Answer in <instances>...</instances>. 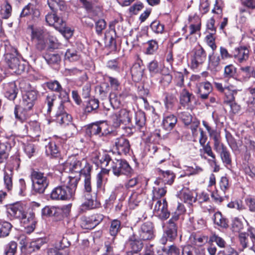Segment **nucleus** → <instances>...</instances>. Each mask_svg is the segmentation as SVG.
<instances>
[{
  "label": "nucleus",
  "mask_w": 255,
  "mask_h": 255,
  "mask_svg": "<svg viewBox=\"0 0 255 255\" xmlns=\"http://www.w3.org/2000/svg\"><path fill=\"white\" fill-rule=\"evenodd\" d=\"M86 161L87 160L82 158L78 154H74L68 157L66 164L71 173H78L81 170V168Z\"/></svg>",
  "instance_id": "obj_13"
},
{
  "label": "nucleus",
  "mask_w": 255,
  "mask_h": 255,
  "mask_svg": "<svg viewBox=\"0 0 255 255\" xmlns=\"http://www.w3.org/2000/svg\"><path fill=\"white\" fill-rule=\"evenodd\" d=\"M31 110L22 104H15L13 111L15 119L22 123L25 122L30 118L29 112Z\"/></svg>",
  "instance_id": "obj_18"
},
{
  "label": "nucleus",
  "mask_w": 255,
  "mask_h": 255,
  "mask_svg": "<svg viewBox=\"0 0 255 255\" xmlns=\"http://www.w3.org/2000/svg\"><path fill=\"white\" fill-rule=\"evenodd\" d=\"M194 96L192 93L189 92L186 89L184 88L180 93L179 100L180 103L182 106H188L191 102L192 98Z\"/></svg>",
  "instance_id": "obj_44"
},
{
  "label": "nucleus",
  "mask_w": 255,
  "mask_h": 255,
  "mask_svg": "<svg viewBox=\"0 0 255 255\" xmlns=\"http://www.w3.org/2000/svg\"><path fill=\"white\" fill-rule=\"evenodd\" d=\"M80 58V55L78 52L74 49H68L65 54V60L70 62H74L79 60Z\"/></svg>",
  "instance_id": "obj_52"
},
{
  "label": "nucleus",
  "mask_w": 255,
  "mask_h": 255,
  "mask_svg": "<svg viewBox=\"0 0 255 255\" xmlns=\"http://www.w3.org/2000/svg\"><path fill=\"white\" fill-rule=\"evenodd\" d=\"M155 172L159 175V179L161 180L164 184L171 185L174 182L176 175L170 170H164L160 167L155 168Z\"/></svg>",
  "instance_id": "obj_24"
},
{
  "label": "nucleus",
  "mask_w": 255,
  "mask_h": 255,
  "mask_svg": "<svg viewBox=\"0 0 255 255\" xmlns=\"http://www.w3.org/2000/svg\"><path fill=\"white\" fill-rule=\"evenodd\" d=\"M226 192L223 190L216 189L211 194V198L215 203L221 204L228 196L226 195Z\"/></svg>",
  "instance_id": "obj_47"
},
{
  "label": "nucleus",
  "mask_w": 255,
  "mask_h": 255,
  "mask_svg": "<svg viewBox=\"0 0 255 255\" xmlns=\"http://www.w3.org/2000/svg\"><path fill=\"white\" fill-rule=\"evenodd\" d=\"M122 229V222L118 219H113L110 222L109 234L113 237L112 242Z\"/></svg>",
  "instance_id": "obj_35"
},
{
  "label": "nucleus",
  "mask_w": 255,
  "mask_h": 255,
  "mask_svg": "<svg viewBox=\"0 0 255 255\" xmlns=\"http://www.w3.org/2000/svg\"><path fill=\"white\" fill-rule=\"evenodd\" d=\"M222 150L218 153L224 165L228 168L232 166V158L230 151L226 145H222Z\"/></svg>",
  "instance_id": "obj_34"
},
{
  "label": "nucleus",
  "mask_w": 255,
  "mask_h": 255,
  "mask_svg": "<svg viewBox=\"0 0 255 255\" xmlns=\"http://www.w3.org/2000/svg\"><path fill=\"white\" fill-rule=\"evenodd\" d=\"M238 238L240 252L247 248L255 252V229H249L246 232H240Z\"/></svg>",
  "instance_id": "obj_8"
},
{
  "label": "nucleus",
  "mask_w": 255,
  "mask_h": 255,
  "mask_svg": "<svg viewBox=\"0 0 255 255\" xmlns=\"http://www.w3.org/2000/svg\"><path fill=\"white\" fill-rule=\"evenodd\" d=\"M158 143L155 141L154 135L149 134L145 139L142 151V156L153 158L156 153L161 152V149L158 147Z\"/></svg>",
  "instance_id": "obj_11"
},
{
  "label": "nucleus",
  "mask_w": 255,
  "mask_h": 255,
  "mask_svg": "<svg viewBox=\"0 0 255 255\" xmlns=\"http://www.w3.org/2000/svg\"><path fill=\"white\" fill-rule=\"evenodd\" d=\"M113 174L120 177L122 175L131 177L134 173V170L128 162L125 159H114L111 164Z\"/></svg>",
  "instance_id": "obj_7"
},
{
  "label": "nucleus",
  "mask_w": 255,
  "mask_h": 255,
  "mask_svg": "<svg viewBox=\"0 0 255 255\" xmlns=\"http://www.w3.org/2000/svg\"><path fill=\"white\" fill-rule=\"evenodd\" d=\"M215 34L214 33H208L205 37L204 39L206 44L211 48L213 51H215L217 48L215 42L216 37L214 36Z\"/></svg>",
  "instance_id": "obj_63"
},
{
  "label": "nucleus",
  "mask_w": 255,
  "mask_h": 255,
  "mask_svg": "<svg viewBox=\"0 0 255 255\" xmlns=\"http://www.w3.org/2000/svg\"><path fill=\"white\" fill-rule=\"evenodd\" d=\"M190 240L193 245L199 247L202 246L209 241L208 236L200 233H192Z\"/></svg>",
  "instance_id": "obj_36"
},
{
  "label": "nucleus",
  "mask_w": 255,
  "mask_h": 255,
  "mask_svg": "<svg viewBox=\"0 0 255 255\" xmlns=\"http://www.w3.org/2000/svg\"><path fill=\"white\" fill-rule=\"evenodd\" d=\"M4 48V62L8 67L12 70V72L17 74H20L24 71V64H21L19 59L17 57V49L11 46L8 40L3 42Z\"/></svg>",
  "instance_id": "obj_3"
},
{
  "label": "nucleus",
  "mask_w": 255,
  "mask_h": 255,
  "mask_svg": "<svg viewBox=\"0 0 255 255\" xmlns=\"http://www.w3.org/2000/svg\"><path fill=\"white\" fill-rule=\"evenodd\" d=\"M137 236L144 242L153 240L155 237L153 223L148 221L141 224L138 230Z\"/></svg>",
  "instance_id": "obj_12"
},
{
  "label": "nucleus",
  "mask_w": 255,
  "mask_h": 255,
  "mask_svg": "<svg viewBox=\"0 0 255 255\" xmlns=\"http://www.w3.org/2000/svg\"><path fill=\"white\" fill-rule=\"evenodd\" d=\"M17 244L14 241H10L4 247V255H15L17 252Z\"/></svg>",
  "instance_id": "obj_57"
},
{
  "label": "nucleus",
  "mask_w": 255,
  "mask_h": 255,
  "mask_svg": "<svg viewBox=\"0 0 255 255\" xmlns=\"http://www.w3.org/2000/svg\"><path fill=\"white\" fill-rule=\"evenodd\" d=\"M196 87L198 96L202 100L207 99L213 90L212 85L209 81L199 83L196 85Z\"/></svg>",
  "instance_id": "obj_25"
},
{
  "label": "nucleus",
  "mask_w": 255,
  "mask_h": 255,
  "mask_svg": "<svg viewBox=\"0 0 255 255\" xmlns=\"http://www.w3.org/2000/svg\"><path fill=\"white\" fill-rule=\"evenodd\" d=\"M92 170L93 165L87 161L81 168V170L78 173H79L80 176L84 177V179L89 178H92L91 173Z\"/></svg>",
  "instance_id": "obj_49"
},
{
  "label": "nucleus",
  "mask_w": 255,
  "mask_h": 255,
  "mask_svg": "<svg viewBox=\"0 0 255 255\" xmlns=\"http://www.w3.org/2000/svg\"><path fill=\"white\" fill-rule=\"evenodd\" d=\"M47 88L51 91L57 93L62 88L60 83L57 80H50L45 83Z\"/></svg>",
  "instance_id": "obj_61"
},
{
  "label": "nucleus",
  "mask_w": 255,
  "mask_h": 255,
  "mask_svg": "<svg viewBox=\"0 0 255 255\" xmlns=\"http://www.w3.org/2000/svg\"><path fill=\"white\" fill-rule=\"evenodd\" d=\"M2 90L4 97L8 100L14 102L17 97L18 89L15 81L4 83Z\"/></svg>",
  "instance_id": "obj_17"
},
{
  "label": "nucleus",
  "mask_w": 255,
  "mask_h": 255,
  "mask_svg": "<svg viewBox=\"0 0 255 255\" xmlns=\"http://www.w3.org/2000/svg\"><path fill=\"white\" fill-rule=\"evenodd\" d=\"M213 220L214 223L221 228L227 229L229 227L228 220L219 211L214 214Z\"/></svg>",
  "instance_id": "obj_39"
},
{
  "label": "nucleus",
  "mask_w": 255,
  "mask_h": 255,
  "mask_svg": "<svg viewBox=\"0 0 255 255\" xmlns=\"http://www.w3.org/2000/svg\"><path fill=\"white\" fill-rule=\"evenodd\" d=\"M42 216L46 217H54L56 220H61L63 217V210L55 206H45L41 211Z\"/></svg>",
  "instance_id": "obj_28"
},
{
  "label": "nucleus",
  "mask_w": 255,
  "mask_h": 255,
  "mask_svg": "<svg viewBox=\"0 0 255 255\" xmlns=\"http://www.w3.org/2000/svg\"><path fill=\"white\" fill-rule=\"evenodd\" d=\"M135 128L140 132H142L144 135L146 129V119L145 114L141 111H138L135 113L134 116Z\"/></svg>",
  "instance_id": "obj_32"
},
{
  "label": "nucleus",
  "mask_w": 255,
  "mask_h": 255,
  "mask_svg": "<svg viewBox=\"0 0 255 255\" xmlns=\"http://www.w3.org/2000/svg\"><path fill=\"white\" fill-rule=\"evenodd\" d=\"M194 191L188 188H183L177 194V196L184 203L188 204L189 206H192L194 203L197 201V195L194 196Z\"/></svg>",
  "instance_id": "obj_19"
},
{
  "label": "nucleus",
  "mask_w": 255,
  "mask_h": 255,
  "mask_svg": "<svg viewBox=\"0 0 255 255\" xmlns=\"http://www.w3.org/2000/svg\"><path fill=\"white\" fill-rule=\"evenodd\" d=\"M85 202L81 205L82 210H89L100 207V202L97 200V196H92L91 193H83Z\"/></svg>",
  "instance_id": "obj_22"
},
{
  "label": "nucleus",
  "mask_w": 255,
  "mask_h": 255,
  "mask_svg": "<svg viewBox=\"0 0 255 255\" xmlns=\"http://www.w3.org/2000/svg\"><path fill=\"white\" fill-rule=\"evenodd\" d=\"M150 27L152 30L156 33H162L164 29V25L157 19L153 21L151 23Z\"/></svg>",
  "instance_id": "obj_64"
},
{
  "label": "nucleus",
  "mask_w": 255,
  "mask_h": 255,
  "mask_svg": "<svg viewBox=\"0 0 255 255\" xmlns=\"http://www.w3.org/2000/svg\"><path fill=\"white\" fill-rule=\"evenodd\" d=\"M177 123V117L171 113H164L161 126L166 131H170L174 128Z\"/></svg>",
  "instance_id": "obj_27"
},
{
  "label": "nucleus",
  "mask_w": 255,
  "mask_h": 255,
  "mask_svg": "<svg viewBox=\"0 0 255 255\" xmlns=\"http://www.w3.org/2000/svg\"><path fill=\"white\" fill-rule=\"evenodd\" d=\"M207 58V52L200 44L195 46L190 52V68L193 70L197 69L202 65Z\"/></svg>",
  "instance_id": "obj_9"
},
{
  "label": "nucleus",
  "mask_w": 255,
  "mask_h": 255,
  "mask_svg": "<svg viewBox=\"0 0 255 255\" xmlns=\"http://www.w3.org/2000/svg\"><path fill=\"white\" fill-rule=\"evenodd\" d=\"M222 61L219 54L213 51L208 55V70L213 74L220 71L222 69V64H224Z\"/></svg>",
  "instance_id": "obj_16"
},
{
  "label": "nucleus",
  "mask_w": 255,
  "mask_h": 255,
  "mask_svg": "<svg viewBox=\"0 0 255 255\" xmlns=\"http://www.w3.org/2000/svg\"><path fill=\"white\" fill-rule=\"evenodd\" d=\"M144 69L142 68L139 63H135L130 68V73L134 81H138L141 79L143 74Z\"/></svg>",
  "instance_id": "obj_40"
},
{
  "label": "nucleus",
  "mask_w": 255,
  "mask_h": 255,
  "mask_svg": "<svg viewBox=\"0 0 255 255\" xmlns=\"http://www.w3.org/2000/svg\"><path fill=\"white\" fill-rule=\"evenodd\" d=\"M39 92L35 89H31L24 91L22 94V103L23 106L33 109L37 101Z\"/></svg>",
  "instance_id": "obj_15"
},
{
  "label": "nucleus",
  "mask_w": 255,
  "mask_h": 255,
  "mask_svg": "<svg viewBox=\"0 0 255 255\" xmlns=\"http://www.w3.org/2000/svg\"><path fill=\"white\" fill-rule=\"evenodd\" d=\"M99 101L95 98H91L85 101L83 107L84 113L86 115L91 113H97L99 107Z\"/></svg>",
  "instance_id": "obj_31"
},
{
  "label": "nucleus",
  "mask_w": 255,
  "mask_h": 255,
  "mask_svg": "<svg viewBox=\"0 0 255 255\" xmlns=\"http://www.w3.org/2000/svg\"><path fill=\"white\" fill-rule=\"evenodd\" d=\"M186 211L184 205L182 203H178L175 211L172 214L171 218H174L179 221L180 216L183 215Z\"/></svg>",
  "instance_id": "obj_60"
},
{
  "label": "nucleus",
  "mask_w": 255,
  "mask_h": 255,
  "mask_svg": "<svg viewBox=\"0 0 255 255\" xmlns=\"http://www.w3.org/2000/svg\"><path fill=\"white\" fill-rule=\"evenodd\" d=\"M114 146L117 152L120 155H127L130 150L129 140L124 136L116 138Z\"/></svg>",
  "instance_id": "obj_23"
},
{
  "label": "nucleus",
  "mask_w": 255,
  "mask_h": 255,
  "mask_svg": "<svg viewBox=\"0 0 255 255\" xmlns=\"http://www.w3.org/2000/svg\"><path fill=\"white\" fill-rule=\"evenodd\" d=\"M12 6L7 0H5L2 8L0 10V15L3 19L9 18L12 13Z\"/></svg>",
  "instance_id": "obj_53"
},
{
  "label": "nucleus",
  "mask_w": 255,
  "mask_h": 255,
  "mask_svg": "<svg viewBox=\"0 0 255 255\" xmlns=\"http://www.w3.org/2000/svg\"><path fill=\"white\" fill-rule=\"evenodd\" d=\"M144 241L140 239L134 233L129 236L126 242V247L130 251L133 252H140L143 247Z\"/></svg>",
  "instance_id": "obj_20"
},
{
  "label": "nucleus",
  "mask_w": 255,
  "mask_h": 255,
  "mask_svg": "<svg viewBox=\"0 0 255 255\" xmlns=\"http://www.w3.org/2000/svg\"><path fill=\"white\" fill-rule=\"evenodd\" d=\"M12 227V225L8 222H0V238L8 236Z\"/></svg>",
  "instance_id": "obj_50"
},
{
  "label": "nucleus",
  "mask_w": 255,
  "mask_h": 255,
  "mask_svg": "<svg viewBox=\"0 0 255 255\" xmlns=\"http://www.w3.org/2000/svg\"><path fill=\"white\" fill-rule=\"evenodd\" d=\"M8 214L12 218L20 219L25 216L24 207L20 203L9 205L7 209Z\"/></svg>",
  "instance_id": "obj_26"
},
{
  "label": "nucleus",
  "mask_w": 255,
  "mask_h": 255,
  "mask_svg": "<svg viewBox=\"0 0 255 255\" xmlns=\"http://www.w3.org/2000/svg\"><path fill=\"white\" fill-rule=\"evenodd\" d=\"M132 96L131 90L128 88H124L119 92H111L109 96L110 101L114 109H118L124 105L128 98Z\"/></svg>",
  "instance_id": "obj_10"
},
{
  "label": "nucleus",
  "mask_w": 255,
  "mask_h": 255,
  "mask_svg": "<svg viewBox=\"0 0 255 255\" xmlns=\"http://www.w3.org/2000/svg\"><path fill=\"white\" fill-rule=\"evenodd\" d=\"M146 47L145 53L147 55L155 54L159 48L158 42L155 39L148 40L145 43Z\"/></svg>",
  "instance_id": "obj_43"
},
{
  "label": "nucleus",
  "mask_w": 255,
  "mask_h": 255,
  "mask_svg": "<svg viewBox=\"0 0 255 255\" xmlns=\"http://www.w3.org/2000/svg\"><path fill=\"white\" fill-rule=\"evenodd\" d=\"M236 73L237 68L233 64H230L225 67L223 76L225 78H233L236 76Z\"/></svg>",
  "instance_id": "obj_51"
},
{
  "label": "nucleus",
  "mask_w": 255,
  "mask_h": 255,
  "mask_svg": "<svg viewBox=\"0 0 255 255\" xmlns=\"http://www.w3.org/2000/svg\"><path fill=\"white\" fill-rule=\"evenodd\" d=\"M208 242L209 243H213L215 242L217 246L221 248L225 249L227 247L226 246V242L221 237L214 234L210 237Z\"/></svg>",
  "instance_id": "obj_56"
},
{
  "label": "nucleus",
  "mask_w": 255,
  "mask_h": 255,
  "mask_svg": "<svg viewBox=\"0 0 255 255\" xmlns=\"http://www.w3.org/2000/svg\"><path fill=\"white\" fill-rule=\"evenodd\" d=\"M203 125L206 128L207 130L208 131L209 135L210 136H212L214 133H215L213 135V139L214 140V148L218 153L222 150V145H225L224 143L221 142L220 137L219 135H218L215 130H213L209 126L208 123L203 121L202 122Z\"/></svg>",
  "instance_id": "obj_33"
},
{
  "label": "nucleus",
  "mask_w": 255,
  "mask_h": 255,
  "mask_svg": "<svg viewBox=\"0 0 255 255\" xmlns=\"http://www.w3.org/2000/svg\"><path fill=\"white\" fill-rule=\"evenodd\" d=\"M56 12L48 13L45 15V21L49 26L54 27L56 29H61L63 28L64 20L57 16Z\"/></svg>",
  "instance_id": "obj_29"
},
{
  "label": "nucleus",
  "mask_w": 255,
  "mask_h": 255,
  "mask_svg": "<svg viewBox=\"0 0 255 255\" xmlns=\"http://www.w3.org/2000/svg\"><path fill=\"white\" fill-rule=\"evenodd\" d=\"M43 57L49 65L59 64L61 61L60 56L58 54L50 53L46 52L43 55Z\"/></svg>",
  "instance_id": "obj_48"
},
{
  "label": "nucleus",
  "mask_w": 255,
  "mask_h": 255,
  "mask_svg": "<svg viewBox=\"0 0 255 255\" xmlns=\"http://www.w3.org/2000/svg\"><path fill=\"white\" fill-rule=\"evenodd\" d=\"M81 226L85 229L91 230L95 228L90 216H83L81 218Z\"/></svg>",
  "instance_id": "obj_62"
},
{
  "label": "nucleus",
  "mask_w": 255,
  "mask_h": 255,
  "mask_svg": "<svg viewBox=\"0 0 255 255\" xmlns=\"http://www.w3.org/2000/svg\"><path fill=\"white\" fill-rule=\"evenodd\" d=\"M80 177L68 176L64 183L54 188L50 193L53 200L70 201L75 199Z\"/></svg>",
  "instance_id": "obj_2"
},
{
  "label": "nucleus",
  "mask_w": 255,
  "mask_h": 255,
  "mask_svg": "<svg viewBox=\"0 0 255 255\" xmlns=\"http://www.w3.org/2000/svg\"><path fill=\"white\" fill-rule=\"evenodd\" d=\"M112 158L110 155L106 152L102 153L99 159L98 160V163L96 164L101 167H107L111 161H112Z\"/></svg>",
  "instance_id": "obj_55"
},
{
  "label": "nucleus",
  "mask_w": 255,
  "mask_h": 255,
  "mask_svg": "<svg viewBox=\"0 0 255 255\" xmlns=\"http://www.w3.org/2000/svg\"><path fill=\"white\" fill-rule=\"evenodd\" d=\"M174 82L176 86L182 88L184 86V76L182 72L173 71Z\"/></svg>",
  "instance_id": "obj_59"
},
{
  "label": "nucleus",
  "mask_w": 255,
  "mask_h": 255,
  "mask_svg": "<svg viewBox=\"0 0 255 255\" xmlns=\"http://www.w3.org/2000/svg\"><path fill=\"white\" fill-rule=\"evenodd\" d=\"M161 200H158L155 205L154 211L155 213L160 212L159 215L160 218L163 220H166L169 218L170 215V212L168 209V206H161Z\"/></svg>",
  "instance_id": "obj_37"
},
{
  "label": "nucleus",
  "mask_w": 255,
  "mask_h": 255,
  "mask_svg": "<svg viewBox=\"0 0 255 255\" xmlns=\"http://www.w3.org/2000/svg\"><path fill=\"white\" fill-rule=\"evenodd\" d=\"M23 132L24 135L33 138L39 136L41 133L40 123L36 120L30 121L24 125Z\"/></svg>",
  "instance_id": "obj_21"
},
{
  "label": "nucleus",
  "mask_w": 255,
  "mask_h": 255,
  "mask_svg": "<svg viewBox=\"0 0 255 255\" xmlns=\"http://www.w3.org/2000/svg\"><path fill=\"white\" fill-rule=\"evenodd\" d=\"M142 200V196L140 194L136 192L132 193L130 196L128 200L129 204L130 207L134 209L135 207L138 206L139 203Z\"/></svg>",
  "instance_id": "obj_54"
},
{
  "label": "nucleus",
  "mask_w": 255,
  "mask_h": 255,
  "mask_svg": "<svg viewBox=\"0 0 255 255\" xmlns=\"http://www.w3.org/2000/svg\"><path fill=\"white\" fill-rule=\"evenodd\" d=\"M21 223L23 224L25 228L27 229V232L30 233L34 231L35 228L36 221L35 218V213L30 211L28 213H25L23 218H20Z\"/></svg>",
  "instance_id": "obj_30"
},
{
  "label": "nucleus",
  "mask_w": 255,
  "mask_h": 255,
  "mask_svg": "<svg viewBox=\"0 0 255 255\" xmlns=\"http://www.w3.org/2000/svg\"><path fill=\"white\" fill-rule=\"evenodd\" d=\"M13 171L10 170V172L4 171L3 174V184L5 189L7 192L11 191L13 189Z\"/></svg>",
  "instance_id": "obj_42"
},
{
  "label": "nucleus",
  "mask_w": 255,
  "mask_h": 255,
  "mask_svg": "<svg viewBox=\"0 0 255 255\" xmlns=\"http://www.w3.org/2000/svg\"><path fill=\"white\" fill-rule=\"evenodd\" d=\"M223 93L225 95L224 102L228 104L235 101V95H237V90L234 89L233 86L229 85L227 90H225Z\"/></svg>",
  "instance_id": "obj_45"
},
{
  "label": "nucleus",
  "mask_w": 255,
  "mask_h": 255,
  "mask_svg": "<svg viewBox=\"0 0 255 255\" xmlns=\"http://www.w3.org/2000/svg\"><path fill=\"white\" fill-rule=\"evenodd\" d=\"M56 98V95L53 93L48 94L46 96L44 103L47 106V111L48 113H50L51 112Z\"/></svg>",
  "instance_id": "obj_58"
},
{
  "label": "nucleus",
  "mask_w": 255,
  "mask_h": 255,
  "mask_svg": "<svg viewBox=\"0 0 255 255\" xmlns=\"http://www.w3.org/2000/svg\"><path fill=\"white\" fill-rule=\"evenodd\" d=\"M179 221L170 218L164 225L163 236L160 239L162 244L165 245L167 241L174 242L178 237V233L181 228Z\"/></svg>",
  "instance_id": "obj_5"
},
{
  "label": "nucleus",
  "mask_w": 255,
  "mask_h": 255,
  "mask_svg": "<svg viewBox=\"0 0 255 255\" xmlns=\"http://www.w3.org/2000/svg\"><path fill=\"white\" fill-rule=\"evenodd\" d=\"M85 136L92 138L93 136L103 137L111 133L112 130L106 121H99L85 126Z\"/></svg>",
  "instance_id": "obj_4"
},
{
  "label": "nucleus",
  "mask_w": 255,
  "mask_h": 255,
  "mask_svg": "<svg viewBox=\"0 0 255 255\" xmlns=\"http://www.w3.org/2000/svg\"><path fill=\"white\" fill-rule=\"evenodd\" d=\"M47 4L53 12L56 11L58 9L65 11L67 8L66 2L63 0H48Z\"/></svg>",
  "instance_id": "obj_38"
},
{
  "label": "nucleus",
  "mask_w": 255,
  "mask_h": 255,
  "mask_svg": "<svg viewBox=\"0 0 255 255\" xmlns=\"http://www.w3.org/2000/svg\"><path fill=\"white\" fill-rule=\"evenodd\" d=\"M164 100V105L167 110H172L177 102V99L173 94L166 93Z\"/></svg>",
  "instance_id": "obj_46"
},
{
  "label": "nucleus",
  "mask_w": 255,
  "mask_h": 255,
  "mask_svg": "<svg viewBox=\"0 0 255 255\" xmlns=\"http://www.w3.org/2000/svg\"><path fill=\"white\" fill-rule=\"evenodd\" d=\"M33 191L36 193L42 194L49 184V180L43 172L32 169L30 175Z\"/></svg>",
  "instance_id": "obj_6"
},
{
  "label": "nucleus",
  "mask_w": 255,
  "mask_h": 255,
  "mask_svg": "<svg viewBox=\"0 0 255 255\" xmlns=\"http://www.w3.org/2000/svg\"><path fill=\"white\" fill-rule=\"evenodd\" d=\"M251 47L249 45H240L233 51V58L239 63L246 62L249 58Z\"/></svg>",
  "instance_id": "obj_14"
},
{
  "label": "nucleus",
  "mask_w": 255,
  "mask_h": 255,
  "mask_svg": "<svg viewBox=\"0 0 255 255\" xmlns=\"http://www.w3.org/2000/svg\"><path fill=\"white\" fill-rule=\"evenodd\" d=\"M46 152L48 155H50L53 158L60 156L59 147L54 140H52L48 143L46 146Z\"/></svg>",
  "instance_id": "obj_41"
},
{
  "label": "nucleus",
  "mask_w": 255,
  "mask_h": 255,
  "mask_svg": "<svg viewBox=\"0 0 255 255\" xmlns=\"http://www.w3.org/2000/svg\"><path fill=\"white\" fill-rule=\"evenodd\" d=\"M20 18L30 17L27 23L28 29L31 30V40L35 42V47L39 51L44 50L46 46L45 39V31L40 27H34L42 20L41 12L38 8L33 3L29 2L24 6L20 13Z\"/></svg>",
  "instance_id": "obj_1"
}]
</instances>
